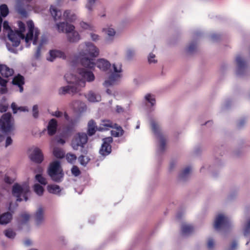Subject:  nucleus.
Instances as JSON below:
<instances>
[{
    "mask_svg": "<svg viewBox=\"0 0 250 250\" xmlns=\"http://www.w3.org/2000/svg\"><path fill=\"white\" fill-rule=\"evenodd\" d=\"M12 143V140L10 137H7L5 142V147L11 145Z\"/></svg>",
    "mask_w": 250,
    "mask_h": 250,
    "instance_id": "63",
    "label": "nucleus"
},
{
    "mask_svg": "<svg viewBox=\"0 0 250 250\" xmlns=\"http://www.w3.org/2000/svg\"><path fill=\"white\" fill-rule=\"evenodd\" d=\"M91 40L95 42H96L100 40V36L93 32H91L89 34Z\"/></svg>",
    "mask_w": 250,
    "mask_h": 250,
    "instance_id": "51",
    "label": "nucleus"
},
{
    "mask_svg": "<svg viewBox=\"0 0 250 250\" xmlns=\"http://www.w3.org/2000/svg\"><path fill=\"white\" fill-rule=\"evenodd\" d=\"M52 115L57 118H60L62 116L63 113L62 112L59 111H56L52 113Z\"/></svg>",
    "mask_w": 250,
    "mask_h": 250,
    "instance_id": "57",
    "label": "nucleus"
},
{
    "mask_svg": "<svg viewBox=\"0 0 250 250\" xmlns=\"http://www.w3.org/2000/svg\"><path fill=\"white\" fill-rule=\"evenodd\" d=\"M34 192L39 196H42L43 194L44 189L42 186L36 184L33 187Z\"/></svg>",
    "mask_w": 250,
    "mask_h": 250,
    "instance_id": "39",
    "label": "nucleus"
},
{
    "mask_svg": "<svg viewBox=\"0 0 250 250\" xmlns=\"http://www.w3.org/2000/svg\"><path fill=\"white\" fill-rule=\"evenodd\" d=\"M236 63V75L238 77H243L247 72V64L244 59L238 55L235 59Z\"/></svg>",
    "mask_w": 250,
    "mask_h": 250,
    "instance_id": "12",
    "label": "nucleus"
},
{
    "mask_svg": "<svg viewBox=\"0 0 250 250\" xmlns=\"http://www.w3.org/2000/svg\"><path fill=\"white\" fill-rule=\"evenodd\" d=\"M71 106L76 112L79 113H83L86 110V104L84 103L79 101L73 102L71 103Z\"/></svg>",
    "mask_w": 250,
    "mask_h": 250,
    "instance_id": "21",
    "label": "nucleus"
},
{
    "mask_svg": "<svg viewBox=\"0 0 250 250\" xmlns=\"http://www.w3.org/2000/svg\"><path fill=\"white\" fill-rule=\"evenodd\" d=\"M36 180L39 182L41 184L45 185L47 184L46 179L43 177L41 174H38L35 176Z\"/></svg>",
    "mask_w": 250,
    "mask_h": 250,
    "instance_id": "46",
    "label": "nucleus"
},
{
    "mask_svg": "<svg viewBox=\"0 0 250 250\" xmlns=\"http://www.w3.org/2000/svg\"><path fill=\"white\" fill-rule=\"evenodd\" d=\"M16 10L18 13L21 15L22 16L24 17H26L27 16V12L26 10L22 7H21L19 5V3H18L16 6Z\"/></svg>",
    "mask_w": 250,
    "mask_h": 250,
    "instance_id": "47",
    "label": "nucleus"
},
{
    "mask_svg": "<svg viewBox=\"0 0 250 250\" xmlns=\"http://www.w3.org/2000/svg\"><path fill=\"white\" fill-rule=\"evenodd\" d=\"M66 158L69 163L73 164L76 161L77 157L75 154L69 153L66 154Z\"/></svg>",
    "mask_w": 250,
    "mask_h": 250,
    "instance_id": "45",
    "label": "nucleus"
},
{
    "mask_svg": "<svg viewBox=\"0 0 250 250\" xmlns=\"http://www.w3.org/2000/svg\"><path fill=\"white\" fill-rule=\"evenodd\" d=\"M97 66L100 70L105 71L111 67L110 63L104 59H100L97 61L95 63V66Z\"/></svg>",
    "mask_w": 250,
    "mask_h": 250,
    "instance_id": "22",
    "label": "nucleus"
},
{
    "mask_svg": "<svg viewBox=\"0 0 250 250\" xmlns=\"http://www.w3.org/2000/svg\"><path fill=\"white\" fill-rule=\"evenodd\" d=\"M246 123V120L245 119L240 120L237 123V126L239 128L242 127Z\"/></svg>",
    "mask_w": 250,
    "mask_h": 250,
    "instance_id": "56",
    "label": "nucleus"
},
{
    "mask_svg": "<svg viewBox=\"0 0 250 250\" xmlns=\"http://www.w3.org/2000/svg\"><path fill=\"white\" fill-rule=\"evenodd\" d=\"M57 29L60 33L70 32L73 29H75V26L71 24L68 23L67 22L64 21L60 22L56 24Z\"/></svg>",
    "mask_w": 250,
    "mask_h": 250,
    "instance_id": "15",
    "label": "nucleus"
},
{
    "mask_svg": "<svg viewBox=\"0 0 250 250\" xmlns=\"http://www.w3.org/2000/svg\"><path fill=\"white\" fill-rule=\"evenodd\" d=\"M71 172L73 175L78 176L80 174V171L79 168L76 166H73L71 169Z\"/></svg>",
    "mask_w": 250,
    "mask_h": 250,
    "instance_id": "53",
    "label": "nucleus"
},
{
    "mask_svg": "<svg viewBox=\"0 0 250 250\" xmlns=\"http://www.w3.org/2000/svg\"><path fill=\"white\" fill-rule=\"evenodd\" d=\"M5 235L10 239H13L16 235V233L11 229L5 230L4 232Z\"/></svg>",
    "mask_w": 250,
    "mask_h": 250,
    "instance_id": "44",
    "label": "nucleus"
},
{
    "mask_svg": "<svg viewBox=\"0 0 250 250\" xmlns=\"http://www.w3.org/2000/svg\"><path fill=\"white\" fill-rule=\"evenodd\" d=\"M12 83L14 85H17L19 88L20 92H22L23 90L22 85L24 83V77L20 74L18 75L13 78Z\"/></svg>",
    "mask_w": 250,
    "mask_h": 250,
    "instance_id": "25",
    "label": "nucleus"
},
{
    "mask_svg": "<svg viewBox=\"0 0 250 250\" xmlns=\"http://www.w3.org/2000/svg\"><path fill=\"white\" fill-rule=\"evenodd\" d=\"M35 223L37 226L42 225L44 221V209L42 207H39L36 211L34 215Z\"/></svg>",
    "mask_w": 250,
    "mask_h": 250,
    "instance_id": "16",
    "label": "nucleus"
},
{
    "mask_svg": "<svg viewBox=\"0 0 250 250\" xmlns=\"http://www.w3.org/2000/svg\"><path fill=\"white\" fill-rule=\"evenodd\" d=\"M47 42V38L45 36H42V39L41 40V42H40V44L39 45V46H41V47H42V46L43 44L46 43Z\"/></svg>",
    "mask_w": 250,
    "mask_h": 250,
    "instance_id": "58",
    "label": "nucleus"
},
{
    "mask_svg": "<svg viewBox=\"0 0 250 250\" xmlns=\"http://www.w3.org/2000/svg\"><path fill=\"white\" fill-rule=\"evenodd\" d=\"M63 115L65 120L67 122L65 126L66 131L69 132L73 131L78 123L77 119L70 118L66 112L64 113Z\"/></svg>",
    "mask_w": 250,
    "mask_h": 250,
    "instance_id": "18",
    "label": "nucleus"
},
{
    "mask_svg": "<svg viewBox=\"0 0 250 250\" xmlns=\"http://www.w3.org/2000/svg\"><path fill=\"white\" fill-rule=\"evenodd\" d=\"M13 195L17 198V201L21 202L22 200L27 201L28 196L30 194V188L28 184H15L12 187Z\"/></svg>",
    "mask_w": 250,
    "mask_h": 250,
    "instance_id": "5",
    "label": "nucleus"
},
{
    "mask_svg": "<svg viewBox=\"0 0 250 250\" xmlns=\"http://www.w3.org/2000/svg\"><path fill=\"white\" fill-rule=\"evenodd\" d=\"M57 58L65 59L66 56L62 51L57 49L52 50L50 51L49 56L47 58V60L50 62H53Z\"/></svg>",
    "mask_w": 250,
    "mask_h": 250,
    "instance_id": "20",
    "label": "nucleus"
},
{
    "mask_svg": "<svg viewBox=\"0 0 250 250\" xmlns=\"http://www.w3.org/2000/svg\"><path fill=\"white\" fill-rule=\"evenodd\" d=\"M113 72L109 75L107 80H105L104 85L105 87L113 85L117 83L121 77L122 67L120 64H113Z\"/></svg>",
    "mask_w": 250,
    "mask_h": 250,
    "instance_id": "9",
    "label": "nucleus"
},
{
    "mask_svg": "<svg viewBox=\"0 0 250 250\" xmlns=\"http://www.w3.org/2000/svg\"><path fill=\"white\" fill-rule=\"evenodd\" d=\"M97 0H87V3L85 4V8L89 13H91L95 6V3Z\"/></svg>",
    "mask_w": 250,
    "mask_h": 250,
    "instance_id": "36",
    "label": "nucleus"
},
{
    "mask_svg": "<svg viewBox=\"0 0 250 250\" xmlns=\"http://www.w3.org/2000/svg\"><path fill=\"white\" fill-rule=\"evenodd\" d=\"M78 74L81 78L71 73H67L64 75V79L68 85L62 86L58 89L60 95L76 94L80 91L82 87L85 86V81L91 82L95 80L94 74L85 68L79 69Z\"/></svg>",
    "mask_w": 250,
    "mask_h": 250,
    "instance_id": "2",
    "label": "nucleus"
},
{
    "mask_svg": "<svg viewBox=\"0 0 250 250\" xmlns=\"http://www.w3.org/2000/svg\"><path fill=\"white\" fill-rule=\"evenodd\" d=\"M30 158L32 161L37 163H41L43 159V154L41 150L37 147L34 149Z\"/></svg>",
    "mask_w": 250,
    "mask_h": 250,
    "instance_id": "19",
    "label": "nucleus"
},
{
    "mask_svg": "<svg viewBox=\"0 0 250 250\" xmlns=\"http://www.w3.org/2000/svg\"><path fill=\"white\" fill-rule=\"evenodd\" d=\"M0 73L3 77L8 78L13 75L14 70L6 65L0 64Z\"/></svg>",
    "mask_w": 250,
    "mask_h": 250,
    "instance_id": "27",
    "label": "nucleus"
},
{
    "mask_svg": "<svg viewBox=\"0 0 250 250\" xmlns=\"http://www.w3.org/2000/svg\"><path fill=\"white\" fill-rule=\"evenodd\" d=\"M48 174L51 179L55 182L62 181L63 174L61 169L60 163L59 161H55L51 163L48 170Z\"/></svg>",
    "mask_w": 250,
    "mask_h": 250,
    "instance_id": "7",
    "label": "nucleus"
},
{
    "mask_svg": "<svg viewBox=\"0 0 250 250\" xmlns=\"http://www.w3.org/2000/svg\"><path fill=\"white\" fill-rule=\"evenodd\" d=\"M88 141V137L86 133L78 132L73 137L71 146L74 150H77L79 148H83Z\"/></svg>",
    "mask_w": 250,
    "mask_h": 250,
    "instance_id": "8",
    "label": "nucleus"
},
{
    "mask_svg": "<svg viewBox=\"0 0 250 250\" xmlns=\"http://www.w3.org/2000/svg\"><path fill=\"white\" fill-rule=\"evenodd\" d=\"M182 232L183 235L189 234L193 230V228L190 225H183L181 228Z\"/></svg>",
    "mask_w": 250,
    "mask_h": 250,
    "instance_id": "32",
    "label": "nucleus"
},
{
    "mask_svg": "<svg viewBox=\"0 0 250 250\" xmlns=\"http://www.w3.org/2000/svg\"><path fill=\"white\" fill-rule=\"evenodd\" d=\"M145 99L148 103L150 104L151 107L155 105L156 104L155 98L153 95L151 94H147L145 96Z\"/></svg>",
    "mask_w": 250,
    "mask_h": 250,
    "instance_id": "35",
    "label": "nucleus"
},
{
    "mask_svg": "<svg viewBox=\"0 0 250 250\" xmlns=\"http://www.w3.org/2000/svg\"><path fill=\"white\" fill-rule=\"evenodd\" d=\"M103 144L100 149V153L103 156H106L109 154L111 151V146L110 144L113 141L111 137H108L103 139Z\"/></svg>",
    "mask_w": 250,
    "mask_h": 250,
    "instance_id": "13",
    "label": "nucleus"
},
{
    "mask_svg": "<svg viewBox=\"0 0 250 250\" xmlns=\"http://www.w3.org/2000/svg\"><path fill=\"white\" fill-rule=\"evenodd\" d=\"M11 108L13 110V113L14 114L16 113L17 112V110L18 109V108L17 107V105L15 103H13L11 104Z\"/></svg>",
    "mask_w": 250,
    "mask_h": 250,
    "instance_id": "64",
    "label": "nucleus"
},
{
    "mask_svg": "<svg viewBox=\"0 0 250 250\" xmlns=\"http://www.w3.org/2000/svg\"><path fill=\"white\" fill-rule=\"evenodd\" d=\"M6 102V99L3 98L0 103V112H5L8 108V105L5 103Z\"/></svg>",
    "mask_w": 250,
    "mask_h": 250,
    "instance_id": "42",
    "label": "nucleus"
},
{
    "mask_svg": "<svg viewBox=\"0 0 250 250\" xmlns=\"http://www.w3.org/2000/svg\"><path fill=\"white\" fill-rule=\"evenodd\" d=\"M0 15L3 17H5L9 13V9L7 6L3 4L0 6Z\"/></svg>",
    "mask_w": 250,
    "mask_h": 250,
    "instance_id": "40",
    "label": "nucleus"
},
{
    "mask_svg": "<svg viewBox=\"0 0 250 250\" xmlns=\"http://www.w3.org/2000/svg\"><path fill=\"white\" fill-rule=\"evenodd\" d=\"M58 126V123L56 119H51L48 124L47 129L49 135L52 136L54 135L56 131Z\"/></svg>",
    "mask_w": 250,
    "mask_h": 250,
    "instance_id": "24",
    "label": "nucleus"
},
{
    "mask_svg": "<svg viewBox=\"0 0 250 250\" xmlns=\"http://www.w3.org/2000/svg\"><path fill=\"white\" fill-rule=\"evenodd\" d=\"M116 111L118 113H123L125 112V109L121 106L117 105L116 107Z\"/></svg>",
    "mask_w": 250,
    "mask_h": 250,
    "instance_id": "62",
    "label": "nucleus"
},
{
    "mask_svg": "<svg viewBox=\"0 0 250 250\" xmlns=\"http://www.w3.org/2000/svg\"><path fill=\"white\" fill-rule=\"evenodd\" d=\"M150 125L152 131L159 141L158 151L163 152L165 149L167 137L162 133L160 125L157 121L152 119L150 121Z\"/></svg>",
    "mask_w": 250,
    "mask_h": 250,
    "instance_id": "6",
    "label": "nucleus"
},
{
    "mask_svg": "<svg viewBox=\"0 0 250 250\" xmlns=\"http://www.w3.org/2000/svg\"><path fill=\"white\" fill-rule=\"evenodd\" d=\"M78 159L80 164L83 166H85L90 160L87 157L83 155H81Z\"/></svg>",
    "mask_w": 250,
    "mask_h": 250,
    "instance_id": "48",
    "label": "nucleus"
},
{
    "mask_svg": "<svg viewBox=\"0 0 250 250\" xmlns=\"http://www.w3.org/2000/svg\"><path fill=\"white\" fill-rule=\"evenodd\" d=\"M156 56L153 53H150L148 57V61L149 64H154L157 62V60L155 59Z\"/></svg>",
    "mask_w": 250,
    "mask_h": 250,
    "instance_id": "50",
    "label": "nucleus"
},
{
    "mask_svg": "<svg viewBox=\"0 0 250 250\" xmlns=\"http://www.w3.org/2000/svg\"><path fill=\"white\" fill-rule=\"evenodd\" d=\"M103 31L106 35V42L109 43L111 42L116 35L115 29L111 27H108L104 28Z\"/></svg>",
    "mask_w": 250,
    "mask_h": 250,
    "instance_id": "23",
    "label": "nucleus"
},
{
    "mask_svg": "<svg viewBox=\"0 0 250 250\" xmlns=\"http://www.w3.org/2000/svg\"><path fill=\"white\" fill-rule=\"evenodd\" d=\"M231 226V222L224 214H219L215 218L214 228L217 230H226Z\"/></svg>",
    "mask_w": 250,
    "mask_h": 250,
    "instance_id": "11",
    "label": "nucleus"
},
{
    "mask_svg": "<svg viewBox=\"0 0 250 250\" xmlns=\"http://www.w3.org/2000/svg\"><path fill=\"white\" fill-rule=\"evenodd\" d=\"M80 27L84 30H89L91 31L94 30V27L92 24L84 21H81L80 23Z\"/></svg>",
    "mask_w": 250,
    "mask_h": 250,
    "instance_id": "41",
    "label": "nucleus"
},
{
    "mask_svg": "<svg viewBox=\"0 0 250 250\" xmlns=\"http://www.w3.org/2000/svg\"><path fill=\"white\" fill-rule=\"evenodd\" d=\"M78 55L82 57L81 62L85 68L92 69L95 66L94 60L99 54V48L90 42L80 43L78 46Z\"/></svg>",
    "mask_w": 250,
    "mask_h": 250,
    "instance_id": "3",
    "label": "nucleus"
},
{
    "mask_svg": "<svg viewBox=\"0 0 250 250\" xmlns=\"http://www.w3.org/2000/svg\"><path fill=\"white\" fill-rule=\"evenodd\" d=\"M114 128H115L116 130H113L111 131V134L112 136L115 137H118L123 135L124 130L120 126H118L117 125L115 126Z\"/></svg>",
    "mask_w": 250,
    "mask_h": 250,
    "instance_id": "31",
    "label": "nucleus"
},
{
    "mask_svg": "<svg viewBox=\"0 0 250 250\" xmlns=\"http://www.w3.org/2000/svg\"><path fill=\"white\" fill-rule=\"evenodd\" d=\"M50 12L55 21L62 19L67 22H72L77 19L76 15L70 10H65L62 16L61 11L55 6H50Z\"/></svg>",
    "mask_w": 250,
    "mask_h": 250,
    "instance_id": "4",
    "label": "nucleus"
},
{
    "mask_svg": "<svg viewBox=\"0 0 250 250\" xmlns=\"http://www.w3.org/2000/svg\"><path fill=\"white\" fill-rule=\"evenodd\" d=\"M30 218V215L29 213L24 212L21 213L18 218V222L21 225L25 224L28 222Z\"/></svg>",
    "mask_w": 250,
    "mask_h": 250,
    "instance_id": "30",
    "label": "nucleus"
},
{
    "mask_svg": "<svg viewBox=\"0 0 250 250\" xmlns=\"http://www.w3.org/2000/svg\"><path fill=\"white\" fill-rule=\"evenodd\" d=\"M237 245L238 244L236 241H233L230 248L228 249V250H235L237 247Z\"/></svg>",
    "mask_w": 250,
    "mask_h": 250,
    "instance_id": "60",
    "label": "nucleus"
},
{
    "mask_svg": "<svg viewBox=\"0 0 250 250\" xmlns=\"http://www.w3.org/2000/svg\"><path fill=\"white\" fill-rule=\"evenodd\" d=\"M19 30L13 31L8 24L7 21H4L3 23V28L5 31H8V42H6V47L8 50L13 53L17 54V50L15 48L20 43L21 40H25L26 46H29V42L33 40V43L36 44L40 32L37 28H34V24L32 21H28L27 25L28 28V33L25 37L23 32L25 31V27L24 24L21 21L18 23Z\"/></svg>",
    "mask_w": 250,
    "mask_h": 250,
    "instance_id": "1",
    "label": "nucleus"
},
{
    "mask_svg": "<svg viewBox=\"0 0 250 250\" xmlns=\"http://www.w3.org/2000/svg\"><path fill=\"white\" fill-rule=\"evenodd\" d=\"M86 98L90 102L95 103L99 102L101 100V95L92 91H89L86 96Z\"/></svg>",
    "mask_w": 250,
    "mask_h": 250,
    "instance_id": "28",
    "label": "nucleus"
},
{
    "mask_svg": "<svg viewBox=\"0 0 250 250\" xmlns=\"http://www.w3.org/2000/svg\"><path fill=\"white\" fill-rule=\"evenodd\" d=\"M47 189L48 191L53 194H58L61 191L60 187L56 185H51L48 186Z\"/></svg>",
    "mask_w": 250,
    "mask_h": 250,
    "instance_id": "33",
    "label": "nucleus"
},
{
    "mask_svg": "<svg viewBox=\"0 0 250 250\" xmlns=\"http://www.w3.org/2000/svg\"><path fill=\"white\" fill-rule=\"evenodd\" d=\"M66 34L67 40L70 43H77L81 40L80 34L75 29L70 32H67Z\"/></svg>",
    "mask_w": 250,
    "mask_h": 250,
    "instance_id": "17",
    "label": "nucleus"
},
{
    "mask_svg": "<svg viewBox=\"0 0 250 250\" xmlns=\"http://www.w3.org/2000/svg\"><path fill=\"white\" fill-rule=\"evenodd\" d=\"M243 234L245 237L250 236V218L248 220L244 227Z\"/></svg>",
    "mask_w": 250,
    "mask_h": 250,
    "instance_id": "38",
    "label": "nucleus"
},
{
    "mask_svg": "<svg viewBox=\"0 0 250 250\" xmlns=\"http://www.w3.org/2000/svg\"><path fill=\"white\" fill-rule=\"evenodd\" d=\"M237 245L238 244L236 241H233L230 248L228 249V250H235L237 247Z\"/></svg>",
    "mask_w": 250,
    "mask_h": 250,
    "instance_id": "61",
    "label": "nucleus"
},
{
    "mask_svg": "<svg viewBox=\"0 0 250 250\" xmlns=\"http://www.w3.org/2000/svg\"><path fill=\"white\" fill-rule=\"evenodd\" d=\"M32 115H33V117L35 119H37L39 117V107L37 104H35L33 106Z\"/></svg>",
    "mask_w": 250,
    "mask_h": 250,
    "instance_id": "49",
    "label": "nucleus"
},
{
    "mask_svg": "<svg viewBox=\"0 0 250 250\" xmlns=\"http://www.w3.org/2000/svg\"><path fill=\"white\" fill-rule=\"evenodd\" d=\"M0 128L5 133L10 132L14 129L13 120L10 113L3 114L0 119Z\"/></svg>",
    "mask_w": 250,
    "mask_h": 250,
    "instance_id": "10",
    "label": "nucleus"
},
{
    "mask_svg": "<svg viewBox=\"0 0 250 250\" xmlns=\"http://www.w3.org/2000/svg\"><path fill=\"white\" fill-rule=\"evenodd\" d=\"M191 168L190 167H188L184 169L179 174V178L182 181L186 180L190 175Z\"/></svg>",
    "mask_w": 250,
    "mask_h": 250,
    "instance_id": "29",
    "label": "nucleus"
},
{
    "mask_svg": "<svg viewBox=\"0 0 250 250\" xmlns=\"http://www.w3.org/2000/svg\"><path fill=\"white\" fill-rule=\"evenodd\" d=\"M53 155L57 158H62L64 156V152L62 149L55 147L53 150Z\"/></svg>",
    "mask_w": 250,
    "mask_h": 250,
    "instance_id": "37",
    "label": "nucleus"
},
{
    "mask_svg": "<svg viewBox=\"0 0 250 250\" xmlns=\"http://www.w3.org/2000/svg\"><path fill=\"white\" fill-rule=\"evenodd\" d=\"M135 50L132 48H128L126 51V58L128 60L131 59L135 55Z\"/></svg>",
    "mask_w": 250,
    "mask_h": 250,
    "instance_id": "43",
    "label": "nucleus"
},
{
    "mask_svg": "<svg viewBox=\"0 0 250 250\" xmlns=\"http://www.w3.org/2000/svg\"><path fill=\"white\" fill-rule=\"evenodd\" d=\"M117 124H113L109 120L103 121L100 126H102L104 128V130H107L108 128H113L115 126H116Z\"/></svg>",
    "mask_w": 250,
    "mask_h": 250,
    "instance_id": "34",
    "label": "nucleus"
},
{
    "mask_svg": "<svg viewBox=\"0 0 250 250\" xmlns=\"http://www.w3.org/2000/svg\"><path fill=\"white\" fill-rule=\"evenodd\" d=\"M196 48V44L192 42L191 43L187 48V51L188 53H192Z\"/></svg>",
    "mask_w": 250,
    "mask_h": 250,
    "instance_id": "52",
    "label": "nucleus"
},
{
    "mask_svg": "<svg viewBox=\"0 0 250 250\" xmlns=\"http://www.w3.org/2000/svg\"><path fill=\"white\" fill-rule=\"evenodd\" d=\"M104 128L102 126L97 127L96 123L93 120L91 119L88 122L87 135L92 136L95 134L97 130L102 131Z\"/></svg>",
    "mask_w": 250,
    "mask_h": 250,
    "instance_id": "14",
    "label": "nucleus"
},
{
    "mask_svg": "<svg viewBox=\"0 0 250 250\" xmlns=\"http://www.w3.org/2000/svg\"><path fill=\"white\" fill-rule=\"evenodd\" d=\"M13 215L9 212H6L0 215V224L6 225L9 223L12 219Z\"/></svg>",
    "mask_w": 250,
    "mask_h": 250,
    "instance_id": "26",
    "label": "nucleus"
},
{
    "mask_svg": "<svg viewBox=\"0 0 250 250\" xmlns=\"http://www.w3.org/2000/svg\"><path fill=\"white\" fill-rule=\"evenodd\" d=\"M41 46H38L35 52L34 57L37 59H39L41 56Z\"/></svg>",
    "mask_w": 250,
    "mask_h": 250,
    "instance_id": "55",
    "label": "nucleus"
},
{
    "mask_svg": "<svg viewBox=\"0 0 250 250\" xmlns=\"http://www.w3.org/2000/svg\"><path fill=\"white\" fill-rule=\"evenodd\" d=\"M7 82L5 83L4 85H1V87L0 88V93L3 94H5L7 92V89L6 88V84Z\"/></svg>",
    "mask_w": 250,
    "mask_h": 250,
    "instance_id": "59",
    "label": "nucleus"
},
{
    "mask_svg": "<svg viewBox=\"0 0 250 250\" xmlns=\"http://www.w3.org/2000/svg\"><path fill=\"white\" fill-rule=\"evenodd\" d=\"M214 242L212 238H209L208 240L207 246L208 249H211L213 248Z\"/></svg>",
    "mask_w": 250,
    "mask_h": 250,
    "instance_id": "54",
    "label": "nucleus"
}]
</instances>
